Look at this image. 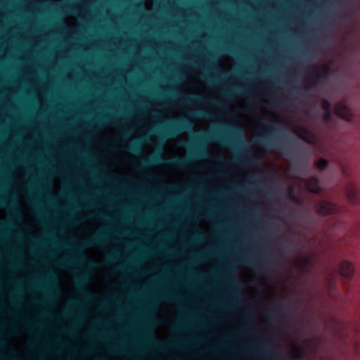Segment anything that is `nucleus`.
Segmentation results:
<instances>
[{
    "label": "nucleus",
    "mask_w": 360,
    "mask_h": 360,
    "mask_svg": "<svg viewBox=\"0 0 360 360\" xmlns=\"http://www.w3.org/2000/svg\"><path fill=\"white\" fill-rule=\"evenodd\" d=\"M206 255H198V258L200 259V258H203V257H206Z\"/></svg>",
    "instance_id": "nucleus-40"
},
{
    "label": "nucleus",
    "mask_w": 360,
    "mask_h": 360,
    "mask_svg": "<svg viewBox=\"0 0 360 360\" xmlns=\"http://www.w3.org/2000/svg\"><path fill=\"white\" fill-rule=\"evenodd\" d=\"M171 94H172L173 96H177V95H178L177 92H176V91H171Z\"/></svg>",
    "instance_id": "nucleus-39"
},
{
    "label": "nucleus",
    "mask_w": 360,
    "mask_h": 360,
    "mask_svg": "<svg viewBox=\"0 0 360 360\" xmlns=\"http://www.w3.org/2000/svg\"><path fill=\"white\" fill-rule=\"evenodd\" d=\"M267 340H268V342L270 343V344L274 343V340H273V339L271 338H268Z\"/></svg>",
    "instance_id": "nucleus-36"
},
{
    "label": "nucleus",
    "mask_w": 360,
    "mask_h": 360,
    "mask_svg": "<svg viewBox=\"0 0 360 360\" xmlns=\"http://www.w3.org/2000/svg\"><path fill=\"white\" fill-rule=\"evenodd\" d=\"M251 177L252 179H257L258 177H259V176L258 174H253L251 176Z\"/></svg>",
    "instance_id": "nucleus-37"
},
{
    "label": "nucleus",
    "mask_w": 360,
    "mask_h": 360,
    "mask_svg": "<svg viewBox=\"0 0 360 360\" xmlns=\"http://www.w3.org/2000/svg\"><path fill=\"white\" fill-rule=\"evenodd\" d=\"M347 326L345 323L337 321L334 323L333 333L335 338L338 339H345L347 335Z\"/></svg>",
    "instance_id": "nucleus-15"
},
{
    "label": "nucleus",
    "mask_w": 360,
    "mask_h": 360,
    "mask_svg": "<svg viewBox=\"0 0 360 360\" xmlns=\"http://www.w3.org/2000/svg\"><path fill=\"white\" fill-rule=\"evenodd\" d=\"M340 274L347 279H351L353 276L354 267V265L347 260L341 262L338 265Z\"/></svg>",
    "instance_id": "nucleus-12"
},
{
    "label": "nucleus",
    "mask_w": 360,
    "mask_h": 360,
    "mask_svg": "<svg viewBox=\"0 0 360 360\" xmlns=\"http://www.w3.org/2000/svg\"><path fill=\"white\" fill-rule=\"evenodd\" d=\"M144 340L150 347L161 350H166L177 345V343H167L158 340L153 332H146Z\"/></svg>",
    "instance_id": "nucleus-5"
},
{
    "label": "nucleus",
    "mask_w": 360,
    "mask_h": 360,
    "mask_svg": "<svg viewBox=\"0 0 360 360\" xmlns=\"http://www.w3.org/2000/svg\"><path fill=\"white\" fill-rule=\"evenodd\" d=\"M3 204H4V201L0 200V205H3Z\"/></svg>",
    "instance_id": "nucleus-47"
},
{
    "label": "nucleus",
    "mask_w": 360,
    "mask_h": 360,
    "mask_svg": "<svg viewBox=\"0 0 360 360\" xmlns=\"http://www.w3.org/2000/svg\"><path fill=\"white\" fill-rule=\"evenodd\" d=\"M77 260L79 262H82L86 260V257L83 254L77 253L76 254Z\"/></svg>",
    "instance_id": "nucleus-26"
},
{
    "label": "nucleus",
    "mask_w": 360,
    "mask_h": 360,
    "mask_svg": "<svg viewBox=\"0 0 360 360\" xmlns=\"http://www.w3.org/2000/svg\"><path fill=\"white\" fill-rule=\"evenodd\" d=\"M138 352H139V353H143V349L141 348V349H140Z\"/></svg>",
    "instance_id": "nucleus-43"
},
{
    "label": "nucleus",
    "mask_w": 360,
    "mask_h": 360,
    "mask_svg": "<svg viewBox=\"0 0 360 360\" xmlns=\"http://www.w3.org/2000/svg\"><path fill=\"white\" fill-rule=\"evenodd\" d=\"M215 105L219 108H221V109H224V105H223L222 103L221 102H215Z\"/></svg>",
    "instance_id": "nucleus-31"
},
{
    "label": "nucleus",
    "mask_w": 360,
    "mask_h": 360,
    "mask_svg": "<svg viewBox=\"0 0 360 360\" xmlns=\"http://www.w3.org/2000/svg\"><path fill=\"white\" fill-rule=\"evenodd\" d=\"M202 238H203V234L201 231H199L195 237V240H200L202 239Z\"/></svg>",
    "instance_id": "nucleus-28"
},
{
    "label": "nucleus",
    "mask_w": 360,
    "mask_h": 360,
    "mask_svg": "<svg viewBox=\"0 0 360 360\" xmlns=\"http://www.w3.org/2000/svg\"><path fill=\"white\" fill-rule=\"evenodd\" d=\"M309 263V259L308 257H304L303 259V262L302 263L300 264V268L301 269H304L306 267V266Z\"/></svg>",
    "instance_id": "nucleus-27"
},
{
    "label": "nucleus",
    "mask_w": 360,
    "mask_h": 360,
    "mask_svg": "<svg viewBox=\"0 0 360 360\" xmlns=\"http://www.w3.org/2000/svg\"><path fill=\"white\" fill-rule=\"evenodd\" d=\"M206 218H212V213H209V214H207L205 216Z\"/></svg>",
    "instance_id": "nucleus-35"
},
{
    "label": "nucleus",
    "mask_w": 360,
    "mask_h": 360,
    "mask_svg": "<svg viewBox=\"0 0 360 360\" xmlns=\"http://www.w3.org/2000/svg\"><path fill=\"white\" fill-rule=\"evenodd\" d=\"M321 108L325 111H330L331 104H330V101L327 99H323L321 102Z\"/></svg>",
    "instance_id": "nucleus-23"
},
{
    "label": "nucleus",
    "mask_w": 360,
    "mask_h": 360,
    "mask_svg": "<svg viewBox=\"0 0 360 360\" xmlns=\"http://www.w3.org/2000/svg\"><path fill=\"white\" fill-rule=\"evenodd\" d=\"M114 257H115V254H112V258H114Z\"/></svg>",
    "instance_id": "nucleus-51"
},
{
    "label": "nucleus",
    "mask_w": 360,
    "mask_h": 360,
    "mask_svg": "<svg viewBox=\"0 0 360 360\" xmlns=\"http://www.w3.org/2000/svg\"><path fill=\"white\" fill-rule=\"evenodd\" d=\"M226 274L228 276H229L231 274H232V271H231V268H228L227 270H226Z\"/></svg>",
    "instance_id": "nucleus-34"
},
{
    "label": "nucleus",
    "mask_w": 360,
    "mask_h": 360,
    "mask_svg": "<svg viewBox=\"0 0 360 360\" xmlns=\"http://www.w3.org/2000/svg\"><path fill=\"white\" fill-rule=\"evenodd\" d=\"M106 233L101 231L90 238L83 241L78 247L79 250H84L89 247L100 246L102 247L105 243Z\"/></svg>",
    "instance_id": "nucleus-6"
},
{
    "label": "nucleus",
    "mask_w": 360,
    "mask_h": 360,
    "mask_svg": "<svg viewBox=\"0 0 360 360\" xmlns=\"http://www.w3.org/2000/svg\"><path fill=\"white\" fill-rule=\"evenodd\" d=\"M232 301H233V302L238 301V299H235V297L233 296V297H232Z\"/></svg>",
    "instance_id": "nucleus-42"
},
{
    "label": "nucleus",
    "mask_w": 360,
    "mask_h": 360,
    "mask_svg": "<svg viewBox=\"0 0 360 360\" xmlns=\"http://www.w3.org/2000/svg\"><path fill=\"white\" fill-rule=\"evenodd\" d=\"M165 163V160L160 154H154L150 155L148 159L144 160L141 165L142 168H147L152 165H157Z\"/></svg>",
    "instance_id": "nucleus-14"
},
{
    "label": "nucleus",
    "mask_w": 360,
    "mask_h": 360,
    "mask_svg": "<svg viewBox=\"0 0 360 360\" xmlns=\"http://www.w3.org/2000/svg\"><path fill=\"white\" fill-rule=\"evenodd\" d=\"M252 318L249 314H245L243 316V335H250L252 331Z\"/></svg>",
    "instance_id": "nucleus-16"
},
{
    "label": "nucleus",
    "mask_w": 360,
    "mask_h": 360,
    "mask_svg": "<svg viewBox=\"0 0 360 360\" xmlns=\"http://www.w3.org/2000/svg\"><path fill=\"white\" fill-rule=\"evenodd\" d=\"M255 160V156L250 151L243 153H237L233 158V162L237 165L247 166L251 165Z\"/></svg>",
    "instance_id": "nucleus-11"
},
{
    "label": "nucleus",
    "mask_w": 360,
    "mask_h": 360,
    "mask_svg": "<svg viewBox=\"0 0 360 360\" xmlns=\"http://www.w3.org/2000/svg\"><path fill=\"white\" fill-rule=\"evenodd\" d=\"M228 285L230 288H233L236 287L237 284L235 281L231 279V280L228 281Z\"/></svg>",
    "instance_id": "nucleus-29"
},
{
    "label": "nucleus",
    "mask_w": 360,
    "mask_h": 360,
    "mask_svg": "<svg viewBox=\"0 0 360 360\" xmlns=\"http://www.w3.org/2000/svg\"><path fill=\"white\" fill-rule=\"evenodd\" d=\"M300 357H301V351L297 347H296L294 349V355L292 356V358L295 359H298Z\"/></svg>",
    "instance_id": "nucleus-25"
},
{
    "label": "nucleus",
    "mask_w": 360,
    "mask_h": 360,
    "mask_svg": "<svg viewBox=\"0 0 360 360\" xmlns=\"http://www.w3.org/2000/svg\"><path fill=\"white\" fill-rule=\"evenodd\" d=\"M241 262L245 264H252L257 271L262 273L264 270L267 267V266L270 264L271 257L267 254H263L261 257L259 263H252L249 259L245 257L242 258Z\"/></svg>",
    "instance_id": "nucleus-9"
},
{
    "label": "nucleus",
    "mask_w": 360,
    "mask_h": 360,
    "mask_svg": "<svg viewBox=\"0 0 360 360\" xmlns=\"http://www.w3.org/2000/svg\"><path fill=\"white\" fill-rule=\"evenodd\" d=\"M128 134H129V133H128V132H126V133L124 134V136H127Z\"/></svg>",
    "instance_id": "nucleus-48"
},
{
    "label": "nucleus",
    "mask_w": 360,
    "mask_h": 360,
    "mask_svg": "<svg viewBox=\"0 0 360 360\" xmlns=\"http://www.w3.org/2000/svg\"><path fill=\"white\" fill-rule=\"evenodd\" d=\"M314 165L317 168L323 170L327 167L328 162L324 158H320L315 162Z\"/></svg>",
    "instance_id": "nucleus-21"
},
{
    "label": "nucleus",
    "mask_w": 360,
    "mask_h": 360,
    "mask_svg": "<svg viewBox=\"0 0 360 360\" xmlns=\"http://www.w3.org/2000/svg\"><path fill=\"white\" fill-rule=\"evenodd\" d=\"M321 119L324 123H328L331 120L330 111H325L321 115Z\"/></svg>",
    "instance_id": "nucleus-22"
},
{
    "label": "nucleus",
    "mask_w": 360,
    "mask_h": 360,
    "mask_svg": "<svg viewBox=\"0 0 360 360\" xmlns=\"http://www.w3.org/2000/svg\"><path fill=\"white\" fill-rule=\"evenodd\" d=\"M245 89L243 87H237L233 89H227L224 92V96L226 98H231L234 94H242L245 92Z\"/></svg>",
    "instance_id": "nucleus-20"
},
{
    "label": "nucleus",
    "mask_w": 360,
    "mask_h": 360,
    "mask_svg": "<svg viewBox=\"0 0 360 360\" xmlns=\"http://www.w3.org/2000/svg\"><path fill=\"white\" fill-rule=\"evenodd\" d=\"M83 281H84V278L83 277H79L77 280V283L78 285L79 286V290H81V292H84L85 295H89L88 291H86V290L85 288L82 287Z\"/></svg>",
    "instance_id": "nucleus-24"
},
{
    "label": "nucleus",
    "mask_w": 360,
    "mask_h": 360,
    "mask_svg": "<svg viewBox=\"0 0 360 360\" xmlns=\"http://www.w3.org/2000/svg\"><path fill=\"white\" fill-rule=\"evenodd\" d=\"M65 263L68 264V263H71V262H70V261H66V262H60V264H61V265H63V264H65Z\"/></svg>",
    "instance_id": "nucleus-41"
},
{
    "label": "nucleus",
    "mask_w": 360,
    "mask_h": 360,
    "mask_svg": "<svg viewBox=\"0 0 360 360\" xmlns=\"http://www.w3.org/2000/svg\"><path fill=\"white\" fill-rule=\"evenodd\" d=\"M279 119L272 121L269 124L265 119H259L257 124L260 127L264 129V133H260L257 136H255V142L263 148L266 146H273L275 145V135L278 131V129L275 127L276 125L281 124Z\"/></svg>",
    "instance_id": "nucleus-2"
},
{
    "label": "nucleus",
    "mask_w": 360,
    "mask_h": 360,
    "mask_svg": "<svg viewBox=\"0 0 360 360\" xmlns=\"http://www.w3.org/2000/svg\"><path fill=\"white\" fill-rule=\"evenodd\" d=\"M167 163L173 167L181 169L188 166V160L186 158H174L168 161Z\"/></svg>",
    "instance_id": "nucleus-17"
},
{
    "label": "nucleus",
    "mask_w": 360,
    "mask_h": 360,
    "mask_svg": "<svg viewBox=\"0 0 360 360\" xmlns=\"http://www.w3.org/2000/svg\"><path fill=\"white\" fill-rule=\"evenodd\" d=\"M11 205L15 207V202H13Z\"/></svg>",
    "instance_id": "nucleus-45"
},
{
    "label": "nucleus",
    "mask_w": 360,
    "mask_h": 360,
    "mask_svg": "<svg viewBox=\"0 0 360 360\" xmlns=\"http://www.w3.org/2000/svg\"><path fill=\"white\" fill-rule=\"evenodd\" d=\"M345 191L347 199L352 204L358 203L360 200V191L354 182L345 185Z\"/></svg>",
    "instance_id": "nucleus-10"
},
{
    "label": "nucleus",
    "mask_w": 360,
    "mask_h": 360,
    "mask_svg": "<svg viewBox=\"0 0 360 360\" xmlns=\"http://www.w3.org/2000/svg\"><path fill=\"white\" fill-rule=\"evenodd\" d=\"M265 319H266V321L271 322V321H273L274 319H273V316L271 315L267 314V315L265 316Z\"/></svg>",
    "instance_id": "nucleus-30"
},
{
    "label": "nucleus",
    "mask_w": 360,
    "mask_h": 360,
    "mask_svg": "<svg viewBox=\"0 0 360 360\" xmlns=\"http://www.w3.org/2000/svg\"><path fill=\"white\" fill-rule=\"evenodd\" d=\"M180 98L182 102L188 104L193 102H200L202 100V98L200 96H191L188 94H183Z\"/></svg>",
    "instance_id": "nucleus-18"
},
{
    "label": "nucleus",
    "mask_w": 360,
    "mask_h": 360,
    "mask_svg": "<svg viewBox=\"0 0 360 360\" xmlns=\"http://www.w3.org/2000/svg\"><path fill=\"white\" fill-rule=\"evenodd\" d=\"M314 209L318 216L323 217L333 214L336 211L337 207L330 201L320 200L315 202Z\"/></svg>",
    "instance_id": "nucleus-3"
},
{
    "label": "nucleus",
    "mask_w": 360,
    "mask_h": 360,
    "mask_svg": "<svg viewBox=\"0 0 360 360\" xmlns=\"http://www.w3.org/2000/svg\"><path fill=\"white\" fill-rule=\"evenodd\" d=\"M258 349H255V354L259 357L269 356L273 360H281V349L279 347L268 348L264 345L259 344Z\"/></svg>",
    "instance_id": "nucleus-4"
},
{
    "label": "nucleus",
    "mask_w": 360,
    "mask_h": 360,
    "mask_svg": "<svg viewBox=\"0 0 360 360\" xmlns=\"http://www.w3.org/2000/svg\"><path fill=\"white\" fill-rule=\"evenodd\" d=\"M105 121H108V122H110L111 120H110L109 117H106V118L105 119Z\"/></svg>",
    "instance_id": "nucleus-44"
},
{
    "label": "nucleus",
    "mask_w": 360,
    "mask_h": 360,
    "mask_svg": "<svg viewBox=\"0 0 360 360\" xmlns=\"http://www.w3.org/2000/svg\"><path fill=\"white\" fill-rule=\"evenodd\" d=\"M211 117L212 114L210 111L201 108L196 109L190 113V117L171 120L162 127L153 129L152 131L165 139L174 138L186 132L192 133L195 143L186 141L184 145L186 149L192 152V157L194 158L207 157V149L201 143L207 141L215 140L223 144L243 148L244 141L242 131L238 125L220 123L213 131H194V124L191 117L207 120Z\"/></svg>",
    "instance_id": "nucleus-1"
},
{
    "label": "nucleus",
    "mask_w": 360,
    "mask_h": 360,
    "mask_svg": "<svg viewBox=\"0 0 360 360\" xmlns=\"http://www.w3.org/2000/svg\"><path fill=\"white\" fill-rule=\"evenodd\" d=\"M342 171H343V173H344V174H346V172H346V169H342Z\"/></svg>",
    "instance_id": "nucleus-46"
},
{
    "label": "nucleus",
    "mask_w": 360,
    "mask_h": 360,
    "mask_svg": "<svg viewBox=\"0 0 360 360\" xmlns=\"http://www.w3.org/2000/svg\"><path fill=\"white\" fill-rule=\"evenodd\" d=\"M294 133L304 142L314 145L317 141L316 136L309 129L302 126H296Z\"/></svg>",
    "instance_id": "nucleus-8"
},
{
    "label": "nucleus",
    "mask_w": 360,
    "mask_h": 360,
    "mask_svg": "<svg viewBox=\"0 0 360 360\" xmlns=\"http://www.w3.org/2000/svg\"><path fill=\"white\" fill-rule=\"evenodd\" d=\"M333 110L336 116L345 121L351 122L354 117L351 109L343 101L338 102Z\"/></svg>",
    "instance_id": "nucleus-7"
},
{
    "label": "nucleus",
    "mask_w": 360,
    "mask_h": 360,
    "mask_svg": "<svg viewBox=\"0 0 360 360\" xmlns=\"http://www.w3.org/2000/svg\"><path fill=\"white\" fill-rule=\"evenodd\" d=\"M259 181H255V184H259Z\"/></svg>",
    "instance_id": "nucleus-50"
},
{
    "label": "nucleus",
    "mask_w": 360,
    "mask_h": 360,
    "mask_svg": "<svg viewBox=\"0 0 360 360\" xmlns=\"http://www.w3.org/2000/svg\"><path fill=\"white\" fill-rule=\"evenodd\" d=\"M274 307H276V310H277L278 311H281V304H279L276 303V304H275Z\"/></svg>",
    "instance_id": "nucleus-33"
},
{
    "label": "nucleus",
    "mask_w": 360,
    "mask_h": 360,
    "mask_svg": "<svg viewBox=\"0 0 360 360\" xmlns=\"http://www.w3.org/2000/svg\"><path fill=\"white\" fill-rule=\"evenodd\" d=\"M304 184L309 192L319 194L321 191L319 180L316 176H311L304 180Z\"/></svg>",
    "instance_id": "nucleus-13"
},
{
    "label": "nucleus",
    "mask_w": 360,
    "mask_h": 360,
    "mask_svg": "<svg viewBox=\"0 0 360 360\" xmlns=\"http://www.w3.org/2000/svg\"><path fill=\"white\" fill-rule=\"evenodd\" d=\"M142 143L140 139L132 141L129 149L134 153H140L141 151Z\"/></svg>",
    "instance_id": "nucleus-19"
},
{
    "label": "nucleus",
    "mask_w": 360,
    "mask_h": 360,
    "mask_svg": "<svg viewBox=\"0 0 360 360\" xmlns=\"http://www.w3.org/2000/svg\"><path fill=\"white\" fill-rule=\"evenodd\" d=\"M179 329H180L179 327L176 328V330H179Z\"/></svg>",
    "instance_id": "nucleus-52"
},
{
    "label": "nucleus",
    "mask_w": 360,
    "mask_h": 360,
    "mask_svg": "<svg viewBox=\"0 0 360 360\" xmlns=\"http://www.w3.org/2000/svg\"><path fill=\"white\" fill-rule=\"evenodd\" d=\"M89 217H99V218H103V219H104V217H105L103 215H101V214H90V215H89Z\"/></svg>",
    "instance_id": "nucleus-32"
},
{
    "label": "nucleus",
    "mask_w": 360,
    "mask_h": 360,
    "mask_svg": "<svg viewBox=\"0 0 360 360\" xmlns=\"http://www.w3.org/2000/svg\"><path fill=\"white\" fill-rule=\"evenodd\" d=\"M165 298H167V299H168V300H169H169H171V299H172V298H171V297H165Z\"/></svg>",
    "instance_id": "nucleus-49"
},
{
    "label": "nucleus",
    "mask_w": 360,
    "mask_h": 360,
    "mask_svg": "<svg viewBox=\"0 0 360 360\" xmlns=\"http://www.w3.org/2000/svg\"><path fill=\"white\" fill-rule=\"evenodd\" d=\"M311 68L314 71H315V72H316V71L318 70V68H317L316 67H315V66H311Z\"/></svg>",
    "instance_id": "nucleus-38"
}]
</instances>
